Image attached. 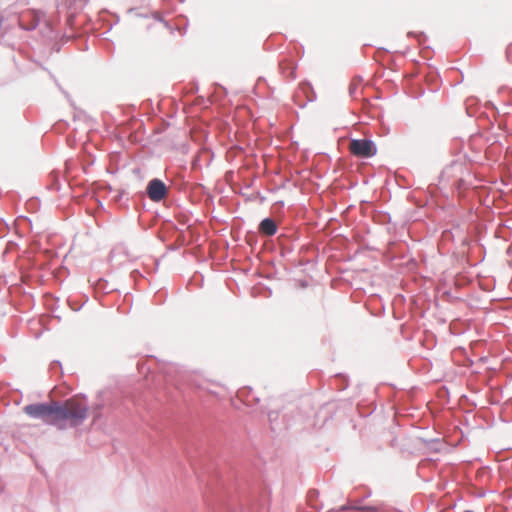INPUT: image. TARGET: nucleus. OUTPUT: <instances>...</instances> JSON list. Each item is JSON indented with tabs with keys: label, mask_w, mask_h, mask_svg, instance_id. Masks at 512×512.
Instances as JSON below:
<instances>
[{
	"label": "nucleus",
	"mask_w": 512,
	"mask_h": 512,
	"mask_svg": "<svg viewBox=\"0 0 512 512\" xmlns=\"http://www.w3.org/2000/svg\"><path fill=\"white\" fill-rule=\"evenodd\" d=\"M24 412L43 422L64 429L67 426H77L87 417L88 408L84 399L79 397L71 398L60 405L57 402L49 404L36 403L23 408Z\"/></svg>",
	"instance_id": "f257e3e1"
},
{
	"label": "nucleus",
	"mask_w": 512,
	"mask_h": 512,
	"mask_svg": "<svg viewBox=\"0 0 512 512\" xmlns=\"http://www.w3.org/2000/svg\"><path fill=\"white\" fill-rule=\"evenodd\" d=\"M281 408L269 409L266 414L273 432L280 431L282 428L277 422L279 416H282L284 429H288L293 423L309 416L311 408L310 398L305 396L286 397L282 400Z\"/></svg>",
	"instance_id": "f03ea898"
},
{
	"label": "nucleus",
	"mask_w": 512,
	"mask_h": 512,
	"mask_svg": "<svg viewBox=\"0 0 512 512\" xmlns=\"http://www.w3.org/2000/svg\"><path fill=\"white\" fill-rule=\"evenodd\" d=\"M461 247L466 249L463 250V254L470 266H476L484 261L486 256V248L480 242L479 238L470 239L465 237L461 241Z\"/></svg>",
	"instance_id": "7ed1b4c3"
},
{
	"label": "nucleus",
	"mask_w": 512,
	"mask_h": 512,
	"mask_svg": "<svg viewBox=\"0 0 512 512\" xmlns=\"http://www.w3.org/2000/svg\"><path fill=\"white\" fill-rule=\"evenodd\" d=\"M350 151L356 157L371 158L377 153V146L369 138L351 139Z\"/></svg>",
	"instance_id": "20e7f679"
},
{
	"label": "nucleus",
	"mask_w": 512,
	"mask_h": 512,
	"mask_svg": "<svg viewBox=\"0 0 512 512\" xmlns=\"http://www.w3.org/2000/svg\"><path fill=\"white\" fill-rule=\"evenodd\" d=\"M465 170V164L461 160H453L450 164L443 168L442 172L439 175V183L446 184L452 178H455L456 181H461V176L463 175Z\"/></svg>",
	"instance_id": "39448f33"
},
{
	"label": "nucleus",
	"mask_w": 512,
	"mask_h": 512,
	"mask_svg": "<svg viewBox=\"0 0 512 512\" xmlns=\"http://www.w3.org/2000/svg\"><path fill=\"white\" fill-rule=\"evenodd\" d=\"M466 113L469 117H476L477 119H484L487 121L488 126L492 127L493 123L490 120L487 112L482 110L481 101L477 97H469L465 101Z\"/></svg>",
	"instance_id": "423d86ee"
},
{
	"label": "nucleus",
	"mask_w": 512,
	"mask_h": 512,
	"mask_svg": "<svg viewBox=\"0 0 512 512\" xmlns=\"http://www.w3.org/2000/svg\"><path fill=\"white\" fill-rule=\"evenodd\" d=\"M271 501V488L270 486L260 479L258 475V512H261V509H266V512H269Z\"/></svg>",
	"instance_id": "0eeeda50"
},
{
	"label": "nucleus",
	"mask_w": 512,
	"mask_h": 512,
	"mask_svg": "<svg viewBox=\"0 0 512 512\" xmlns=\"http://www.w3.org/2000/svg\"><path fill=\"white\" fill-rule=\"evenodd\" d=\"M502 139H505L503 135H492L485 138V141L488 144L485 154L488 158H496L502 153L504 148Z\"/></svg>",
	"instance_id": "6e6552de"
},
{
	"label": "nucleus",
	"mask_w": 512,
	"mask_h": 512,
	"mask_svg": "<svg viewBox=\"0 0 512 512\" xmlns=\"http://www.w3.org/2000/svg\"><path fill=\"white\" fill-rule=\"evenodd\" d=\"M147 194L152 201L158 202L165 198L167 189L159 179H153L148 183Z\"/></svg>",
	"instance_id": "1a4fd4ad"
},
{
	"label": "nucleus",
	"mask_w": 512,
	"mask_h": 512,
	"mask_svg": "<svg viewBox=\"0 0 512 512\" xmlns=\"http://www.w3.org/2000/svg\"><path fill=\"white\" fill-rule=\"evenodd\" d=\"M41 18V13L34 10L22 12L19 16V25L26 30H32L37 27Z\"/></svg>",
	"instance_id": "9d476101"
},
{
	"label": "nucleus",
	"mask_w": 512,
	"mask_h": 512,
	"mask_svg": "<svg viewBox=\"0 0 512 512\" xmlns=\"http://www.w3.org/2000/svg\"><path fill=\"white\" fill-rule=\"evenodd\" d=\"M341 511L350 510L352 512H400L396 509H378L370 505H362L359 502H349L340 507Z\"/></svg>",
	"instance_id": "9b49d317"
},
{
	"label": "nucleus",
	"mask_w": 512,
	"mask_h": 512,
	"mask_svg": "<svg viewBox=\"0 0 512 512\" xmlns=\"http://www.w3.org/2000/svg\"><path fill=\"white\" fill-rule=\"evenodd\" d=\"M278 231V224L275 219L271 217H265L258 223V234L263 236H273Z\"/></svg>",
	"instance_id": "f8f14e48"
},
{
	"label": "nucleus",
	"mask_w": 512,
	"mask_h": 512,
	"mask_svg": "<svg viewBox=\"0 0 512 512\" xmlns=\"http://www.w3.org/2000/svg\"><path fill=\"white\" fill-rule=\"evenodd\" d=\"M279 69L285 78L289 80L296 78L297 64L293 60L287 58L282 59L279 61Z\"/></svg>",
	"instance_id": "ddd939ff"
},
{
	"label": "nucleus",
	"mask_w": 512,
	"mask_h": 512,
	"mask_svg": "<svg viewBox=\"0 0 512 512\" xmlns=\"http://www.w3.org/2000/svg\"><path fill=\"white\" fill-rule=\"evenodd\" d=\"M301 92L306 97V102L300 103L295 99V103L300 107L304 108L307 102H313L316 98L313 86L309 81H302L299 85Z\"/></svg>",
	"instance_id": "4468645a"
},
{
	"label": "nucleus",
	"mask_w": 512,
	"mask_h": 512,
	"mask_svg": "<svg viewBox=\"0 0 512 512\" xmlns=\"http://www.w3.org/2000/svg\"><path fill=\"white\" fill-rule=\"evenodd\" d=\"M284 42L282 34H271L263 43V49L266 51L278 50Z\"/></svg>",
	"instance_id": "2eb2a0df"
},
{
	"label": "nucleus",
	"mask_w": 512,
	"mask_h": 512,
	"mask_svg": "<svg viewBox=\"0 0 512 512\" xmlns=\"http://www.w3.org/2000/svg\"><path fill=\"white\" fill-rule=\"evenodd\" d=\"M466 330V324L459 319H454L449 324V332L451 335L460 336L463 335L466 332Z\"/></svg>",
	"instance_id": "dca6fc26"
},
{
	"label": "nucleus",
	"mask_w": 512,
	"mask_h": 512,
	"mask_svg": "<svg viewBox=\"0 0 512 512\" xmlns=\"http://www.w3.org/2000/svg\"><path fill=\"white\" fill-rule=\"evenodd\" d=\"M349 386V377L346 374L338 373L334 376V387L344 391Z\"/></svg>",
	"instance_id": "f3484780"
},
{
	"label": "nucleus",
	"mask_w": 512,
	"mask_h": 512,
	"mask_svg": "<svg viewBox=\"0 0 512 512\" xmlns=\"http://www.w3.org/2000/svg\"><path fill=\"white\" fill-rule=\"evenodd\" d=\"M363 79L361 76H357V77H354L350 86H349V95L353 98V99H357V91H358V87L359 85L362 83Z\"/></svg>",
	"instance_id": "a211bd4d"
},
{
	"label": "nucleus",
	"mask_w": 512,
	"mask_h": 512,
	"mask_svg": "<svg viewBox=\"0 0 512 512\" xmlns=\"http://www.w3.org/2000/svg\"><path fill=\"white\" fill-rule=\"evenodd\" d=\"M273 289L271 286L265 285L258 281V296L268 298L272 296Z\"/></svg>",
	"instance_id": "6ab92c4d"
},
{
	"label": "nucleus",
	"mask_w": 512,
	"mask_h": 512,
	"mask_svg": "<svg viewBox=\"0 0 512 512\" xmlns=\"http://www.w3.org/2000/svg\"><path fill=\"white\" fill-rule=\"evenodd\" d=\"M318 496H319V492H318V490H316V489H310V490L308 491V501H309L310 505H311L314 509H316V510H320V509H321V507H318V506H316V505H314V504H313V501H314V500H316V499L318 498Z\"/></svg>",
	"instance_id": "aec40b11"
},
{
	"label": "nucleus",
	"mask_w": 512,
	"mask_h": 512,
	"mask_svg": "<svg viewBox=\"0 0 512 512\" xmlns=\"http://www.w3.org/2000/svg\"><path fill=\"white\" fill-rule=\"evenodd\" d=\"M408 37H414L418 41L419 44L424 43L427 40V36L424 32H414L410 31L408 32Z\"/></svg>",
	"instance_id": "412c9836"
},
{
	"label": "nucleus",
	"mask_w": 512,
	"mask_h": 512,
	"mask_svg": "<svg viewBox=\"0 0 512 512\" xmlns=\"http://www.w3.org/2000/svg\"><path fill=\"white\" fill-rule=\"evenodd\" d=\"M376 221L379 222L380 224H386L391 221V216L387 212H382L377 216Z\"/></svg>",
	"instance_id": "4be33fe9"
},
{
	"label": "nucleus",
	"mask_w": 512,
	"mask_h": 512,
	"mask_svg": "<svg viewBox=\"0 0 512 512\" xmlns=\"http://www.w3.org/2000/svg\"><path fill=\"white\" fill-rule=\"evenodd\" d=\"M421 442L425 443L426 445H429L434 451H438L439 449L438 448H435L433 447V445L435 444H438L439 443V440L436 439V438H433V439H427V438H424V437H419L418 438Z\"/></svg>",
	"instance_id": "5701e85b"
},
{
	"label": "nucleus",
	"mask_w": 512,
	"mask_h": 512,
	"mask_svg": "<svg viewBox=\"0 0 512 512\" xmlns=\"http://www.w3.org/2000/svg\"><path fill=\"white\" fill-rule=\"evenodd\" d=\"M485 109H491L493 111L494 116H500V110L494 105L493 102L487 101L484 104Z\"/></svg>",
	"instance_id": "b1692460"
},
{
	"label": "nucleus",
	"mask_w": 512,
	"mask_h": 512,
	"mask_svg": "<svg viewBox=\"0 0 512 512\" xmlns=\"http://www.w3.org/2000/svg\"><path fill=\"white\" fill-rule=\"evenodd\" d=\"M442 237L446 241H454V234H453L452 229H445L442 232Z\"/></svg>",
	"instance_id": "393cba45"
},
{
	"label": "nucleus",
	"mask_w": 512,
	"mask_h": 512,
	"mask_svg": "<svg viewBox=\"0 0 512 512\" xmlns=\"http://www.w3.org/2000/svg\"><path fill=\"white\" fill-rule=\"evenodd\" d=\"M432 52H433V50L430 46H425L422 48L421 54H422L423 58L430 59Z\"/></svg>",
	"instance_id": "a878e982"
},
{
	"label": "nucleus",
	"mask_w": 512,
	"mask_h": 512,
	"mask_svg": "<svg viewBox=\"0 0 512 512\" xmlns=\"http://www.w3.org/2000/svg\"><path fill=\"white\" fill-rule=\"evenodd\" d=\"M506 57L507 60L512 63V43L509 44L506 48Z\"/></svg>",
	"instance_id": "bb28decb"
},
{
	"label": "nucleus",
	"mask_w": 512,
	"mask_h": 512,
	"mask_svg": "<svg viewBox=\"0 0 512 512\" xmlns=\"http://www.w3.org/2000/svg\"><path fill=\"white\" fill-rule=\"evenodd\" d=\"M442 296H443V298H446L449 301H452L455 299V297L452 295V293L450 291H444Z\"/></svg>",
	"instance_id": "cd10ccee"
},
{
	"label": "nucleus",
	"mask_w": 512,
	"mask_h": 512,
	"mask_svg": "<svg viewBox=\"0 0 512 512\" xmlns=\"http://www.w3.org/2000/svg\"><path fill=\"white\" fill-rule=\"evenodd\" d=\"M273 206H274L275 210H280L284 207V201H282V200L276 201Z\"/></svg>",
	"instance_id": "c85d7f7f"
},
{
	"label": "nucleus",
	"mask_w": 512,
	"mask_h": 512,
	"mask_svg": "<svg viewBox=\"0 0 512 512\" xmlns=\"http://www.w3.org/2000/svg\"><path fill=\"white\" fill-rule=\"evenodd\" d=\"M498 127H499V129H501L503 131H505L507 129L506 123L503 120L498 122Z\"/></svg>",
	"instance_id": "c756f323"
},
{
	"label": "nucleus",
	"mask_w": 512,
	"mask_h": 512,
	"mask_svg": "<svg viewBox=\"0 0 512 512\" xmlns=\"http://www.w3.org/2000/svg\"><path fill=\"white\" fill-rule=\"evenodd\" d=\"M370 495H371V491H367V492H366V493L361 497V500H363V499H366V498L370 497Z\"/></svg>",
	"instance_id": "7c9ffc66"
},
{
	"label": "nucleus",
	"mask_w": 512,
	"mask_h": 512,
	"mask_svg": "<svg viewBox=\"0 0 512 512\" xmlns=\"http://www.w3.org/2000/svg\"><path fill=\"white\" fill-rule=\"evenodd\" d=\"M258 200L262 203L265 200V197L261 196L260 192L258 191L257 194Z\"/></svg>",
	"instance_id": "2f4dec72"
},
{
	"label": "nucleus",
	"mask_w": 512,
	"mask_h": 512,
	"mask_svg": "<svg viewBox=\"0 0 512 512\" xmlns=\"http://www.w3.org/2000/svg\"><path fill=\"white\" fill-rule=\"evenodd\" d=\"M257 81H258V85L263 82L264 84H266V80L263 78V77H258L257 78Z\"/></svg>",
	"instance_id": "473e14b6"
},
{
	"label": "nucleus",
	"mask_w": 512,
	"mask_h": 512,
	"mask_svg": "<svg viewBox=\"0 0 512 512\" xmlns=\"http://www.w3.org/2000/svg\"><path fill=\"white\" fill-rule=\"evenodd\" d=\"M206 392H207L208 394H216V392H215V391H213V390H211V389H206Z\"/></svg>",
	"instance_id": "72a5a7b5"
},
{
	"label": "nucleus",
	"mask_w": 512,
	"mask_h": 512,
	"mask_svg": "<svg viewBox=\"0 0 512 512\" xmlns=\"http://www.w3.org/2000/svg\"><path fill=\"white\" fill-rule=\"evenodd\" d=\"M258 144L260 143V127L258 126V138H257Z\"/></svg>",
	"instance_id": "f704fd0d"
},
{
	"label": "nucleus",
	"mask_w": 512,
	"mask_h": 512,
	"mask_svg": "<svg viewBox=\"0 0 512 512\" xmlns=\"http://www.w3.org/2000/svg\"><path fill=\"white\" fill-rule=\"evenodd\" d=\"M281 187H282V186H276V187H274V188H272V189H270V190H271V191H275V190H277V189H280Z\"/></svg>",
	"instance_id": "c9c22d12"
},
{
	"label": "nucleus",
	"mask_w": 512,
	"mask_h": 512,
	"mask_svg": "<svg viewBox=\"0 0 512 512\" xmlns=\"http://www.w3.org/2000/svg\"><path fill=\"white\" fill-rule=\"evenodd\" d=\"M257 275H258V278L262 277V274H261V271H260V269H259V268H258Z\"/></svg>",
	"instance_id": "e433bc0d"
},
{
	"label": "nucleus",
	"mask_w": 512,
	"mask_h": 512,
	"mask_svg": "<svg viewBox=\"0 0 512 512\" xmlns=\"http://www.w3.org/2000/svg\"><path fill=\"white\" fill-rule=\"evenodd\" d=\"M505 226L511 229L510 223L505 224Z\"/></svg>",
	"instance_id": "4c0bfd02"
},
{
	"label": "nucleus",
	"mask_w": 512,
	"mask_h": 512,
	"mask_svg": "<svg viewBox=\"0 0 512 512\" xmlns=\"http://www.w3.org/2000/svg\"><path fill=\"white\" fill-rule=\"evenodd\" d=\"M505 226L511 229L510 223L505 224Z\"/></svg>",
	"instance_id": "58836bf2"
},
{
	"label": "nucleus",
	"mask_w": 512,
	"mask_h": 512,
	"mask_svg": "<svg viewBox=\"0 0 512 512\" xmlns=\"http://www.w3.org/2000/svg\"><path fill=\"white\" fill-rule=\"evenodd\" d=\"M257 413L259 414V413H264V412H263V410H259V409H258V410H257Z\"/></svg>",
	"instance_id": "ea45409f"
},
{
	"label": "nucleus",
	"mask_w": 512,
	"mask_h": 512,
	"mask_svg": "<svg viewBox=\"0 0 512 512\" xmlns=\"http://www.w3.org/2000/svg\"><path fill=\"white\" fill-rule=\"evenodd\" d=\"M257 413L259 414V413H264V412H263V410H259V409H258V410H257Z\"/></svg>",
	"instance_id": "a19ab883"
},
{
	"label": "nucleus",
	"mask_w": 512,
	"mask_h": 512,
	"mask_svg": "<svg viewBox=\"0 0 512 512\" xmlns=\"http://www.w3.org/2000/svg\"><path fill=\"white\" fill-rule=\"evenodd\" d=\"M329 512H337L335 509H331Z\"/></svg>",
	"instance_id": "79ce46f5"
}]
</instances>
